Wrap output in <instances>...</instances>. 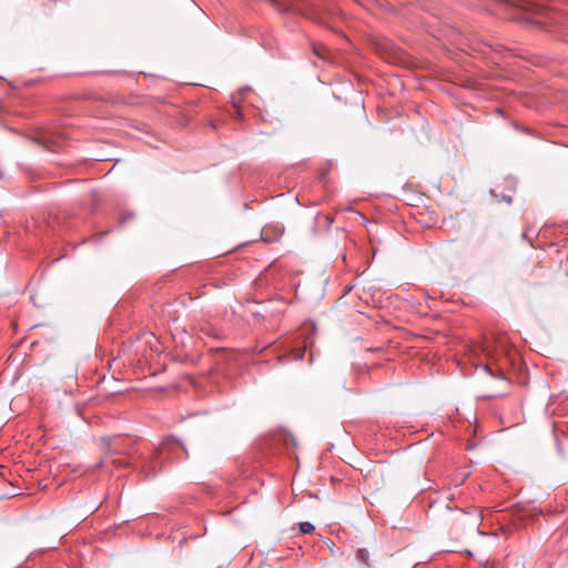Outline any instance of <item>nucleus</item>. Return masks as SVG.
<instances>
[{
	"label": "nucleus",
	"mask_w": 568,
	"mask_h": 568,
	"mask_svg": "<svg viewBox=\"0 0 568 568\" xmlns=\"http://www.w3.org/2000/svg\"><path fill=\"white\" fill-rule=\"evenodd\" d=\"M515 129H516V130H523V131H524V132H526L528 135H530V136H535V135L531 133L530 129L520 128L519 125H515Z\"/></svg>",
	"instance_id": "12"
},
{
	"label": "nucleus",
	"mask_w": 568,
	"mask_h": 568,
	"mask_svg": "<svg viewBox=\"0 0 568 568\" xmlns=\"http://www.w3.org/2000/svg\"><path fill=\"white\" fill-rule=\"evenodd\" d=\"M456 45L466 53L470 54L473 52H477L485 57H488L490 53L503 55L504 53L509 52V49L505 48L503 44L485 41L477 34L460 37V39L456 41Z\"/></svg>",
	"instance_id": "3"
},
{
	"label": "nucleus",
	"mask_w": 568,
	"mask_h": 568,
	"mask_svg": "<svg viewBox=\"0 0 568 568\" xmlns=\"http://www.w3.org/2000/svg\"><path fill=\"white\" fill-rule=\"evenodd\" d=\"M491 195L495 196L499 202L504 201L506 202L507 204H511L513 203V196L510 194H498L496 192V190H491L490 191Z\"/></svg>",
	"instance_id": "8"
},
{
	"label": "nucleus",
	"mask_w": 568,
	"mask_h": 568,
	"mask_svg": "<svg viewBox=\"0 0 568 568\" xmlns=\"http://www.w3.org/2000/svg\"><path fill=\"white\" fill-rule=\"evenodd\" d=\"M181 452H186V449L176 437H165L159 444L152 457L145 463L144 468L146 474L155 475L161 471L168 462L179 458Z\"/></svg>",
	"instance_id": "2"
},
{
	"label": "nucleus",
	"mask_w": 568,
	"mask_h": 568,
	"mask_svg": "<svg viewBox=\"0 0 568 568\" xmlns=\"http://www.w3.org/2000/svg\"><path fill=\"white\" fill-rule=\"evenodd\" d=\"M477 521H478V523H480V521H481V516H480V515H478V516H477Z\"/></svg>",
	"instance_id": "14"
},
{
	"label": "nucleus",
	"mask_w": 568,
	"mask_h": 568,
	"mask_svg": "<svg viewBox=\"0 0 568 568\" xmlns=\"http://www.w3.org/2000/svg\"><path fill=\"white\" fill-rule=\"evenodd\" d=\"M506 7L517 9L523 13L521 19L539 26L559 24L566 17L558 11L534 0H497Z\"/></svg>",
	"instance_id": "1"
},
{
	"label": "nucleus",
	"mask_w": 568,
	"mask_h": 568,
	"mask_svg": "<svg viewBox=\"0 0 568 568\" xmlns=\"http://www.w3.org/2000/svg\"><path fill=\"white\" fill-rule=\"evenodd\" d=\"M528 232H529V230H526V231L523 233V237H524V239H527V237H528Z\"/></svg>",
	"instance_id": "13"
},
{
	"label": "nucleus",
	"mask_w": 568,
	"mask_h": 568,
	"mask_svg": "<svg viewBox=\"0 0 568 568\" xmlns=\"http://www.w3.org/2000/svg\"><path fill=\"white\" fill-rule=\"evenodd\" d=\"M232 109H233V110L231 111V116H233V118H234V119H236V120H242V119H243V115H242V112H241V108H240V105H237V104H235V103H234V104H233V106H232Z\"/></svg>",
	"instance_id": "9"
},
{
	"label": "nucleus",
	"mask_w": 568,
	"mask_h": 568,
	"mask_svg": "<svg viewBox=\"0 0 568 568\" xmlns=\"http://www.w3.org/2000/svg\"><path fill=\"white\" fill-rule=\"evenodd\" d=\"M505 183H506V187H507L508 191L515 192L516 185H517V181H516L515 178H507V179H505Z\"/></svg>",
	"instance_id": "10"
},
{
	"label": "nucleus",
	"mask_w": 568,
	"mask_h": 568,
	"mask_svg": "<svg viewBox=\"0 0 568 568\" xmlns=\"http://www.w3.org/2000/svg\"><path fill=\"white\" fill-rule=\"evenodd\" d=\"M132 139L140 141L141 139L139 136H133Z\"/></svg>",
	"instance_id": "15"
},
{
	"label": "nucleus",
	"mask_w": 568,
	"mask_h": 568,
	"mask_svg": "<svg viewBox=\"0 0 568 568\" xmlns=\"http://www.w3.org/2000/svg\"><path fill=\"white\" fill-rule=\"evenodd\" d=\"M298 527L303 534H312L315 530V526L310 521H302L298 524Z\"/></svg>",
	"instance_id": "7"
},
{
	"label": "nucleus",
	"mask_w": 568,
	"mask_h": 568,
	"mask_svg": "<svg viewBox=\"0 0 568 568\" xmlns=\"http://www.w3.org/2000/svg\"><path fill=\"white\" fill-rule=\"evenodd\" d=\"M52 139H53V136L34 138V139H32V142H43V143L53 142Z\"/></svg>",
	"instance_id": "11"
},
{
	"label": "nucleus",
	"mask_w": 568,
	"mask_h": 568,
	"mask_svg": "<svg viewBox=\"0 0 568 568\" xmlns=\"http://www.w3.org/2000/svg\"><path fill=\"white\" fill-rule=\"evenodd\" d=\"M310 343L305 344L303 347H296V348H293L287 355L286 357L288 359H292V361H298V359H302L304 354H305V351L306 348L308 347Z\"/></svg>",
	"instance_id": "5"
},
{
	"label": "nucleus",
	"mask_w": 568,
	"mask_h": 568,
	"mask_svg": "<svg viewBox=\"0 0 568 568\" xmlns=\"http://www.w3.org/2000/svg\"><path fill=\"white\" fill-rule=\"evenodd\" d=\"M274 4L275 9L282 12H297L301 14H306L307 9L304 7V3L301 0H271Z\"/></svg>",
	"instance_id": "4"
},
{
	"label": "nucleus",
	"mask_w": 568,
	"mask_h": 568,
	"mask_svg": "<svg viewBox=\"0 0 568 568\" xmlns=\"http://www.w3.org/2000/svg\"><path fill=\"white\" fill-rule=\"evenodd\" d=\"M356 558L363 564L367 565L369 559V552L365 548H359L356 552Z\"/></svg>",
	"instance_id": "6"
}]
</instances>
